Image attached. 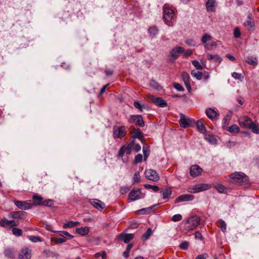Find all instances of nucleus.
<instances>
[{"label": "nucleus", "instance_id": "c03bdc74", "mask_svg": "<svg viewBox=\"0 0 259 259\" xmlns=\"http://www.w3.org/2000/svg\"><path fill=\"white\" fill-rule=\"evenodd\" d=\"M232 76L235 79H238L240 81H242L243 80L244 77L241 73H238L237 72H233L232 74Z\"/></svg>", "mask_w": 259, "mask_h": 259}, {"label": "nucleus", "instance_id": "de8ad7c7", "mask_svg": "<svg viewBox=\"0 0 259 259\" xmlns=\"http://www.w3.org/2000/svg\"><path fill=\"white\" fill-rule=\"evenodd\" d=\"M143 152L144 154V160H146L150 153L149 149L148 146H144L143 147Z\"/></svg>", "mask_w": 259, "mask_h": 259}, {"label": "nucleus", "instance_id": "6e6552de", "mask_svg": "<svg viewBox=\"0 0 259 259\" xmlns=\"http://www.w3.org/2000/svg\"><path fill=\"white\" fill-rule=\"evenodd\" d=\"M146 178L153 182H157L159 180V177L157 172L153 169H146L145 171Z\"/></svg>", "mask_w": 259, "mask_h": 259}, {"label": "nucleus", "instance_id": "680f3d73", "mask_svg": "<svg viewBox=\"0 0 259 259\" xmlns=\"http://www.w3.org/2000/svg\"><path fill=\"white\" fill-rule=\"evenodd\" d=\"M53 201L51 199H49V200H47L46 201H43L42 203V205L48 206H51L52 205H53Z\"/></svg>", "mask_w": 259, "mask_h": 259}, {"label": "nucleus", "instance_id": "f03ea898", "mask_svg": "<svg viewBox=\"0 0 259 259\" xmlns=\"http://www.w3.org/2000/svg\"><path fill=\"white\" fill-rule=\"evenodd\" d=\"M200 219L196 215L192 216L188 219L185 224V229L187 231L195 229L199 224Z\"/></svg>", "mask_w": 259, "mask_h": 259}, {"label": "nucleus", "instance_id": "052dcab7", "mask_svg": "<svg viewBox=\"0 0 259 259\" xmlns=\"http://www.w3.org/2000/svg\"><path fill=\"white\" fill-rule=\"evenodd\" d=\"M143 156L141 154H138L135 158V162L136 163H140L142 160Z\"/></svg>", "mask_w": 259, "mask_h": 259}, {"label": "nucleus", "instance_id": "9d476101", "mask_svg": "<svg viewBox=\"0 0 259 259\" xmlns=\"http://www.w3.org/2000/svg\"><path fill=\"white\" fill-rule=\"evenodd\" d=\"M193 122L194 121L192 119L186 118L184 114H182L181 115L179 123L181 127L187 128L191 126Z\"/></svg>", "mask_w": 259, "mask_h": 259}, {"label": "nucleus", "instance_id": "c85d7f7f", "mask_svg": "<svg viewBox=\"0 0 259 259\" xmlns=\"http://www.w3.org/2000/svg\"><path fill=\"white\" fill-rule=\"evenodd\" d=\"M79 224V222H73L72 221H70L67 222L66 223H64L63 228L64 229H67L68 228H72L74 226H76Z\"/></svg>", "mask_w": 259, "mask_h": 259}, {"label": "nucleus", "instance_id": "a211bd4d", "mask_svg": "<svg viewBox=\"0 0 259 259\" xmlns=\"http://www.w3.org/2000/svg\"><path fill=\"white\" fill-rule=\"evenodd\" d=\"M131 144H129L127 146H122L119 150L118 153V157H121L123 155L124 153H126L127 155L130 154L131 152V149L132 147Z\"/></svg>", "mask_w": 259, "mask_h": 259}, {"label": "nucleus", "instance_id": "f704fd0d", "mask_svg": "<svg viewBox=\"0 0 259 259\" xmlns=\"http://www.w3.org/2000/svg\"><path fill=\"white\" fill-rule=\"evenodd\" d=\"M191 75L193 77H195L198 80H200L202 78V73L195 70H192Z\"/></svg>", "mask_w": 259, "mask_h": 259}, {"label": "nucleus", "instance_id": "b1692460", "mask_svg": "<svg viewBox=\"0 0 259 259\" xmlns=\"http://www.w3.org/2000/svg\"><path fill=\"white\" fill-rule=\"evenodd\" d=\"M25 212L22 211H11L9 214V217L13 219H22Z\"/></svg>", "mask_w": 259, "mask_h": 259}, {"label": "nucleus", "instance_id": "72a5a7b5", "mask_svg": "<svg viewBox=\"0 0 259 259\" xmlns=\"http://www.w3.org/2000/svg\"><path fill=\"white\" fill-rule=\"evenodd\" d=\"M207 58L208 60H213L215 62H220L222 61L221 58L218 55L207 54Z\"/></svg>", "mask_w": 259, "mask_h": 259}, {"label": "nucleus", "instance_id": "20e7f679", "mask_svg": "<svg viewBox=\"0 0 259 259\" xmlns=\"http://www.w3.org/2000/svg\"><path fill=\"white\" fill-rule=\"evenodd\" d=\"M174 17V11L171 8L164 6L163 7V19L166 23L172 22Z\"/></svg>", "mask_w": 259, "mask_h": 259}, {"label": "nucleus", "instance_id": "6ab92c4d", "mask_svg": "<svg viewBox=\"0 0 259 259\" xmlns=\"http://www.w3.org/2000/svg\"><path fill=\"white\" fill-rule=\"evenodd\" d=\"M90 202L91 204L99 210H102L105 207V204L98 199H91Z\"/></svg>", "mask_w": 259, "mask_h": 259}, {"label": "nucleus", "instance_id": "bb28decb", "mask_svg": "<svg viewBox=\"0 0 259 259\" xmlns=\"http://www.w3.org/2000/svg\"><path fill=\"white\" fill-rule=\"evenodd\" d=\"M244 25L248 29L251 30L253 26V23L252 22V19L250 15H248L247 20L244 23Z\"/></svg>", "mask_w": 259, "mask_h": 259}, {"label": "nucleus", "instance_id": "423d86ee", "mask_svg": "<svg viewBox=\"0 0 259 259\" xmlns=\"http://www.w3.org/2000/svg\"><path fill=\"white\" fill-rule=\"evenodd\" d=\"M210 186L206 184H199L194 185L193 187L189 188V191L190 193H196L203 191L207 190L210 188Z\"/></svg>", "mask_w": 259, "mask_h": 259}, {"label": "nucleus", "instance_id": "4d7b16f0", "mask_svg": "<svg viewBox=\"0 0 259 259\" xmlns=\"http://www.w3.org/2000/svg\"><path fill=\"white\" fill-rule=\"evenodd\" d=\"M182 219V215L180 214H177L174 215L172 217L171 221H172L173 222H176L180 221Z\"/></svg>", "mask_w": 259, "mask_h": 259}, {"label": "nucleus", "instance_id": "5fc2aeb1", "mask_svg": "<svg viewBox=\"0 0 259 259\" xmlns=\"http://www.w3.org/2000/svg\"><path fill=\"white\" fill-rule=\"evenodd\" d=\"M192 64L197 69L202 70L203 69V67L197 60H194L192 61Z\"/></svg>", "mask_w": 259, "mask_h": 259}, {"label": "nucleus", "instance_id": "2eb2a0df", "mask_svg": "<svg viewBox=\"0 0 259 259\" xmlns=\"http://www.w3.org/2000/svg\"><path fill=\"white\" fill-rule=\"evenodd\" d=\"M201 172V168L197 165H192L190 168V175L193 177L198 176Z\"/></svg>", "mask_w": 259, "mask_h": 259}, {"label": "nucleus", "instance_id": "f257e3e1", "mask_svg": "<svg viewBox=\"0 0 259 259\" xmlns=\"http://www.w3.org/2000/svg\"><path fill=\"white\" fill-rule=\"evenodd\" d=\"M238 121L241 127L244 128L251 129L253 133L256 134H259V128L249 117L246 116L241 117Z\"/></svg>", "mask_w": 259, "mask_h": 259}, {"label": "nucleus", "instance_id": "39448f33", "mask_svg": "<svg viewBox=\"0 0 259 259\" xmlns=\"http://www.w3.org/2000/svg\"><path fill=\"white\" fill-rule=\"evenodd\" d=\"M128 122L130 123H135L136 125L143 127L145 123L143 117L140 115H132L130 116Z\"/></svg>", "mask_w": 259, "mask_h": 259}, {"label": "nucleus", "instance_id": "f8f14e48", "mask_svg": "<svg viewBox=\"0 0 259 259\" xmlns=\"http://www.w3.org/2000/svg\"><path fill=\"white\" fill-rule=\"evenodd\" d=\"M14 204L19 209L22 210H28L32 207V205L27 201L14 200Z\"/></svg>", "mask_w": 259, "mask_h": 259}, {"label": "nucleus", "instance_id": "5701e85b", "mask_svg": "<svg viewBox=\"0 0 259 259\" xmlns=\"http://www.w3.org/2000/svg\"><path fill=\"white\" fill-rule=\"evenodd\" d=\"M211 39V36L208 33L204 34L201 38V41L204 45V48L207 50H210V47L207 44V41Z\"/></svg>", "mask_w": 259, "mask_h": 259}, {"label": "nucleus", "instance_id": "f3484780", "mask_svg": "<svg viewBox=\"0 0 259 259\" xmlns=\"http://www.w3.org/2000/svg\"><path fill=\"white\" fill-rule=\"evenodd\" d=\"M116 237L118 239L123 240L125 243H127L134 238V234L121 233L118 234Z\"/></svg>", "mask_w": 259, "mask_h": 259}, {"label": "nucleus", "instance_id": "3c124183", "mask_svg": "<svg viewBox=\"0 0 259 259\" xmlns=\"http://www.w3.org/2000/svg\"><path fill=\"white\" fill-rule=\"evenodd\" d=\"M205 139L208 141L211 144H214L216 143V139L212 135H207L206 136Z\"/></svg>", "mask_w": 259, "mask_h": 259}, {"label": "nucleus", "instance_id": "cd10ccee", "mask_svg": "<svg viewBox=\"0 0 259 259\" xmlns=\"http://www.w3.org/2000/svg\"><path fill=\"white\" fill-rule=\"evenodd\" d=\"M34 200L32 205H42V198L38 195H34L32 197Z\"/></svg>", "mask_w": 259, "mask_h": 259}, {"label": "nucleus", "instance_id": "4468645a", "mask_svg": "<svg viewBox=\"0 0 259 259\" xmlns=\"http://www.w3.org/2000/svg\"><path fill=\"white\" fill-rule=\"evenodd\" d=\"M151 102L160 107H165L167 106V103L161 98L155 97L152 96L151 97Z\"/></svg>", "mask_w": 259, "mask_h": 259}, {"label": "nucleus", "instance_id": "8fccbe9b", "mask_svg": "<svg viewBox=\"0 0 259 259\" xmlns=\"http://www.w3.org/2000/svg\"><path fill=\"white\" fill-rule=\"evenodd\" d=\"M134 106L136 108L139 109L141 111H142L143 108L145 107L144 104H141L139 101L135 102L134 103Z\"/></svg>", "mask_w": 259, "mask_h": 259}, {"label": "nucleus", "instance_id": "774afa93", "mask_svg": "<svg viewBox=\"0 0 259 259\" xmlns=\"http://www.w3.org/2000/svg\"><path fill=\"white\" fill-rule=\"evenodd\" d=\"M226 56L229 60L231 61L234 62L236 60L235 58L230 54H227Z\"/></svg>", "mask_w": 259, "mask_h": 259}, {"label": "nucleus", "instance_id": "e433bc0d", "mask_svg": "<svg viewBox=\"0 0 259 259\" xmlns=\"http://www.w3.org/2000/svg\"><path fill=\"white\" fill-rule=\"evenodd\" d=\"M231 119V115L230 114H227L225 116L222 121V126L223 128L228 125Z\"/></svg>", "mask_w": 259, "mask_h": 259}, {"label": "nucleus", "instance_id": "7ed1b4c3", "mask_svg": "<svg viewBox=\"0 0 259 259\" xmlns=\"http://www.w3.org/2000/svg\"><path fill=\"white\" fill-rule=\"evenodd\" d=\"M126 131L124 126H114L113 128V136L114 139H121L126 134Z\"/></svg>", "mask_w": 259, "mask_h": 259}, {"label": "nucleus", "instance_id": "6e6d98bb", "mask_svg": "<svg viewBox=\"0 0 259 259\" xmlns=\"http://www.w3.org/2000/svg\"><path fill=\"white\" fill-rule=\"evenodd\" d=\"M140 180V176L139 171L135 173L133 177V181L135 183H139Z\"/></svg>", "mask_w": 259, "mask_h": 259}, {"label": "nucleus", "instance_id": "864d4df0", "mask_svg": "<svg viewBox=\"0 0 259 259\" xmlns=\"http://www.w3.org/2000/svg\"><path fill=\"white\" fill-rule=\"evenodd\" d=\"M219 222L220 224V227L221 228L222 231L223 232H225L227 230V225H226V223L223 220H220Z\"/></svg>", "mask_w": 259, "mask_h": 259}, {"label": "nucleus", "instance_id": "ea45409f", "mask_svg": "<svg viewBox=\"0 0 259 259\" xmlns=\"http://www.w3.org/2000/svg\"><path fill=\"white\" fill-rule=\"evenodd\" d=\"M198 130L202 133H204L206 131L205 127L200 120H198L196 122Z\"/></svg>", "mask_w": 259, "mask_h": 259}, {"label": "nucleus", "instance_id": "473e14b6", "mask_svg": "<svg viewBox=\"0 0 259 259\" xmlns=\"http://www.w3.org/2000/svg\"><path fill=\"white\" fill-rule=\"evenodd\" d=\"M240 128L236 124L228 127L227 131L232 134H236L239 132Z\"/></svg>", "mask_w": 259, "mask_h": 259}, {"label": "nucleus", "instance_id": "c9c22d12", "mask_svg": "<svg viewBox=\"0 0 259 259\" xmlns=\"http://www.w3.org/2000/svg\"><path fill=\"white\" fill-rule=\"evenodd\" d=\"M133 137L141 139L143 138V134L139 128H135L132 132Z\"/></svg>", "mask_w": 259, "mask_h": 259}, {"label": "nucleus", "instance_id": "13d9d810", "mask_svg": "<svg viewBox=\"0 0 259 259\" xmlns=\"http://www.w3.org/2000/svg\"><path fill=\"white\" fill-rule=\"evenodd\" d=\"M189 246V243L187 241H183L180 244V247L182 249L185 250L187 249Z\"/></svg>", "mask_w": 259, "mask_h": 259}, {"label": "nucleus", "instance_id": "aec40b11", "mask_svg": "<svg viewBox=\"0 0 259 259\" xmlns=\"http://www.w3.org/2000/svg\"><path fill=\"white\" fill-rule=\"evenodd\" d=\"M182 78L188 92H190L191 88L190 84L189 74L186 72H183L182 74Z\"/></svg>", "mask_w": 259, "mask_h": 259}, {"label": "nucleus", "instance_id": "ddd939ff", "mask_svg": "<svg viewBox=\"0 0 259 259\" xmlns=\"http://www.w3.org/2000/svg\"><path fill=\"white\" fill-rule=\"evenodd\" d=\"M31 257V250L27 247L22 249L18 256V259H30Z\"/></svg>", "mask_w": 259, "mask_h": 259}, {"label": "nucleus", "instance_id": "a18cd8bd", "mask_svg": "<svg viewBox=\"0 0 259 259\" xmlns=\"http://www.w3.org/2000/svg\"><path fill=\"white\" fill-rule=\"evenodd\" d=\"M163 198H168L171 194V190L170 188H167L161 191Z\"/></svg>", "mask_w": 259, "mask_h": 259}, {"label": "nucleus", "instance_id": "09e8293b", "mask_svg": "<svg viewBox=\"0 0 259 259\" xmlns=\"http://www.w3.org/2000/svg\"><path fill=\"white\" fill-rule=\"evenodd\" d=\"M12 233L17 236H20L22 234V230L18 228H13L12 229Z\"/></svg>", "mask_w": 259, "mask_h": 259}, {"label": "nucleus", "instance_id": "603ef678", "mask_svg": "<svg viewBox=\"0 0 259 259\" xmlns=\"http://www.w3.org/2000/svg\"><path fill=\"white\" fill-rule=\"evenodd\" d=\"M145 187L147 189H152L155 192H157L159 190V187L155 185L152 186L149 184H146L145 185Z\"/></svg>", "mask_w": 259, "mask_h": 259}, {"label": "nucleus", "instance_id": "4be33fe9", "mask_svg": "<svg viewBox=\"0 0 259 259\" xmlns=\"http://www.w3.org/2000/svg\"><path fill=\"white\" fill-rule=\"evenodd\" d=\"M194 198V196L191 194H183L179 196L176 199V201L177 202H182V201H191L193 200Z\"/></svg>", "mask_w": 259, "mask_h": 259}, {"label": "nucleus", "instance_id": "a878e982", "mask_svg": "<svg viewBox=\"0 0 259 259\" xmlns=\"http://www.w3.org/2000/svg\"><path fill=\"white\" fill-rule=\"evenodd\" d=\"M215 0H208L206 4L207 12H213L215 8Z\"/></svg>", "mask_w": 259, "mask_h": 259}, {"label": "nucleus", "instance_id": "7c9ffc66", "mask_svg": "<svg viewBox=\"0 0 259 259\" xmlns=\"http://www.w3.org/2000/svg\"><path fill=\"white\" fill-rule=\"evenodd\" d=\"M4 254L8 258H13L14 256V250L13 248H6L4 251Z\"/></svg>", "mask_w": 259, "mask_h": 259}, {"label": "nucleus", "instance_id": "a19ab883", "mask_svg": "<svg viewBox=\"0 0 259 259\" xmlns=\"http://www.w3.org/2000/svg\"><path fill=\"white\" fill-rule=\"evenodd\" d=\"M214 187L221 193H225L226 190H227L226 187L219 184H216L214 185Z\"/></svg>", "mask_w": 259, "mask_h": 259}, {"label": "nucleus", "instance_id": "0eeeda50", "mask_svg": "<svg viewBox=\"0 0 259 259\" xmlns=\"http://www.w3.org/2000/svg\"><path fill=\"white\" fill-rule=\"evenodd\" d=\"M231 178L238 183L246 182L248 180L247 176L242 172H235L231 175Z\"/></svg>", "mask_w": 259, "mask_h": 259}, {"label": "nucleus", "instance_id": "c756f323", "mask_svg": "<svg viewBox=\"0 0 259 259\" xmlns=\"http://www.w3.org/2000/svg\"><path fill=\"white\" fill-rule=\"evenodd\" d=\"M246 62L253 66H256L258 64V61L255 57H253L252 56L248 57Z\"/></svg>", "mask_w": 259, "mask_h": 259}, {"label": "nucleus", "instance_id": "1a4fd4ad", "mask_svg": "<svg viewBox=\"0 0 259 259\" xmlns=\"http://www.w3.org/2000/svg\"><path fill=\"white\" fill-rule=\"evenodd\" d=\"M184 52V49L183 47H176L174 48L170 52V60L172 62L175 61L179 57L180 54Z\"/></svg>", "mask_w": 259, "mask_h": 259}, {"label": "nucleus", "instance_id": "393cba45", "mask_svg": "<svg viewBox=\"0 0 259 259\" xmlns=\"http://www.w3.org/2000/svg\"><path fill=\"white\" fill-rule=\"evenodd\" d=\"M75 232L81 236H84L89 233V228L87 227L78 228L76 229Z\"/></svg>", "mask_w": 259, "mask_h": 259}, {"label": "nucleus", "instance_id": "412c9836", "mask_svg": "<svg viewBox=\"0 0 259 259\" xmlns=\"http://www.w3.org/2000/svg\"><path fill=\"white\" fill-rule=\"evenodd\" d=\"M205 113L210 119L213 120L219 116V114L213 108H208L206 109Z\"/></svg>", "mask_w": 259, "mask_h": 259}, {"label": "nucleus", "instance_id": "37998d69", "mask_svg": "<svg viewBox=\"0 0 259 259\" xmlns=\"http://www.w3.org/2000/svg\"><path fill=\"white\" fill-rule=\"evenodd\" d=\"M152 234V231L151 228H149L146 232L143 234L142 238L143 240L148 239Z\"/></svg>", "mask_w": 259, "mask_h": 259}, {"label": "nucleus", "instance_id": "9b49d317", "mask_svg": "<svg viewBox=\"0 0 259 259\" xmlns=\"http://www.w3.org/2000/svg\"><path fill=\"white\" fill-rule=\"evenodd\" d=\"M142 192L141 189H134L130 193L128 198L131 201H136L142 198Z\"/></svg>", "mask_w": 259, "mask_h": 259}, {"label": "nucleus", "instance_id": "69168bd1", "mask_svg": "<svg viewBox=\"0 0 259 259\" xmlns=\"http://www.w3.org/2000/svg\"><path fill=\"white\" fill-rule=\"evenodd\" d=\"M234 35L236 38H238L240 36V31L238 28L236 27L235 28L234 31Z\"/></svg>", "mask_w": 259, "mask_h": 259}, {"label": "nucleus", "instance_id": "49530a36", "mask_svg": "<svg viewBox=\"0 0 259 259\" xmlns=\"http://www.w3.org/2000/svg\"><path fill=\"white\" fill-rule=\"evenodd\" d=\"M29 239L32 242H41L42 241V238L39 236H29Z\"/></svg>", "mask_w": 259, "mask_h": 259}, {"label": "nucleus", "instance_id": "bf43d9fd", "mask_svg": "<svg viewBox=\"0 0 259 259\" xmlns=\"http://www.w3.org/2000/svg\"><path fill=\"white\" fill-rule=\"evenodd\" d=\"M185 43L190 46H195L196 42L193 39H188L185 40Z\"/></svg>", "mask_w": 259, "mask_h": 259}, {"label": "nucleus", "instance_id": "0e129e2a", "mask_svg": "<svg viewBox=\"0 0 259 259\" xmlns=\"http://www.w3.org/2000/svg\"><path fill=\"white\" fill-rule=\"evenodd\" d=\"M174 87L179 91H183L184 90L183 87L179 83H175Z\"/></svg>", "mask_w": 259, "mask_h": 259}, {"label": "nucleus", "instance_id": "2f4dec72", "mask_svg": "<svg viewBox=\"0 0 259 259\" xmlns=\"http://www.w3.org/2000/svg\"><path fill=\"white\" fill-rule=\"evenodd\" d=\"M148 32L150 36L153 38L158 34V30L157 27L153 26L148 29Z\"/></svg>", "mask_w": 259, "mask_h": 259}, {"label": "nucleus", "instance_id": "58836bf2", "mask_svg": "<svg viewBox=\"0 0 259 259\" xmlns=\"http://www.w3.org/2000/svg\"><path fill=\"white\" fill-rule=\"evenodd\" d=\"M149 85L152 88L158 91H159L162 89L161 87L158 84V83L154 80H152L150 81Z\"/></svg>", "mask_w": 259, "mask_h": 259}, {"label": "nucleus", "instance_id": "338daca9", "mask_svg": "<svg viewBox=\"0 0 259 259\" xmlns=\"http://www.w3.org/2000/svg\"><path fill=\"white\" fill-rule=\"evenodd\" d=\"M208 256V254L206 253H203L200 255H198L196 259H206V258Z\"/></svg>", "mask_w": 259, "mask_h": 259}, {"label": "nucleus", "instance_id": "79ce46f5", "mask_svg": "<svg viewBox=\"0 0 259 259\" xmlns=\"http://www.w3.org/2000/svg\"><path fill=\"white\" fill-rule=\"evenodd\" d=\"M51 241L53 242H55L57 244H61L66 242V239L64 237L62 238H57V237H52L51 239Z\"/></svg>", "mask_w": 259, "mask_h": 259}, {"label": "nucleus", "instance_id": "dca6fc26", "mask_svg": "<svg viewBox=\"0 0 259 259\" xmlns=\"http://www.w3.org/2000/svg\"><path fill=\"white\" fill-rule=\"evenodd\" d=\"M18 225V223L14 220H8L6 218H3L1 220L0 226L7 227L8 226L15 227Z\"/></svg>", "mask_w": 259, "mask_h": 259}, {"label": "nucleus", "instance_id": "e2e57ef3", "mask_svg": "<svg viewBox=\"0 0 259 259\" xmlns=\"http://www.w3.org/2000/svg\"><path fill=\"white\" fill-rule=\"evenodd\" d=\"M59 233V235L62 237L64 236V235L68 236L70 239H72L73 238V236L70 234L67 231H62V232H58Z\"/></svg>", "mask_w": 259, "mask_h": 259}, {"label": "nucleus", "instance_id": "4c0bfd02", "mask_svg": "<svg viewBox=\"0 0 259 259\" xmlns=\"http://www.w3.org/2000/svg\"><path fill=\"white\" fill-rule=\"evenodd\" d=\"M154 206L155 205H153L150 207L142 208L138 210V212L139 214H148L151 212Z\"/></svg>", "mask_w": 259, "mask_h": 259}]
</instances>
